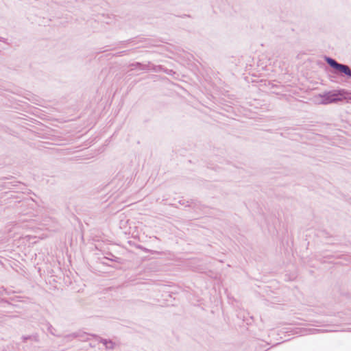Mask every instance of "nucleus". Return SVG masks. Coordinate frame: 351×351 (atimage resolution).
I'll use <instances>...</instances> for the list:
<instances>
[{
	"mask_svg": "<svg viewBox=\"0 0 351 351\" xmlns=\"http://www.w3.org/2000/svg\"><path fill=\"white\" fill-rule=\"evenodd\" d=\"M47 330L49 331V332H50L52 335H54V336H58V335H56L55 333V332L56 331V328H54L50 324H49V326H48V328H47Z\"/></svg>",
	"mask_w": 351,
	"mask_h": 351,
	"instance_id": "nucleus-10",
	"label": "nucleus"
},
{
	"mask_svg": "<svg viewBox=\"0 0 351 351\" xmlns=\"http://www.w3.org/2000/svg\"><path fill=\"white\" fill-rule=\"evenodd\" d=\"M152 71H154V72H160V71H163L167 74H169L171 73V72H173L172 70H169L167 69H165L163 67V66L162 65H152Z\"/></svg>",
	"mask_w": 351,
	"mask_h": 351,
	"instance_id": "nucleus-6",
	"label": "nucleus"
},
{
	"mask_svg": "<svg viewBox=\"0 0 351 351\" xmlns=\"http://www.w3.org/2000/svg\"><path fill=\"white\" fill-rule=\"evenodd\" d=\"M36 348V346H33L32 344H27L26 345V350L28 351H34Z\"/></svg>",
	"mask_w": 351,
	"mask_h": 351,
	"instance_id": "nucleus-12",
	"label": "nucleus"
},
{
	"mask_svg": "<svg viewBox=\"0 0 351 351\" xmlns=\"http://www.w3.org/2000/svg\"><path fill=\"white\" fill-rule=\"evenodd\" d=\"M0 41L9 45V43H8V40L5 38L0 36Z\"/></svg>",
	"mask_w": 351,
	"mask_h": 351,
	"instance_id": "nucleus-14",
	"label": "nucleus"
},
{
	"mask_svg": "<svg viewBox=\"0 0 351 351\" xmlns=\"http://www.w3.org/2000/svg\"><path fill=\"white\" fill-rule=\"evenodd\" d=\"M109 255L110 256V257L105 256L104 258L109 260V261H112V262L118 263L119 264H122L123 263V259L121 258L117 257L114 255H113L112 253H110Z\"/></svg>",
	"mask_w": 351,
	"mask_h": 351,
	"instance_id": "nucleus-7",
	"label": "nucleus"
},
{
	"mask_svg": "<svg viewBox=\"0 0 351 351\" xmlns=\"http://www.w3.org/2000/svg\"><path fill=\"white\" fill-rule=\"evenodd\" d=\"M94 338L99 341V342L103 343L106 349L114 350L115 347V343L111 339H104L97 335H91Z\"/></svg>",
	"mask_w": 351,
	"mask_h": 351,
	"instance_id": "nucleus-4",
	"label": "nucleus"
},
{
	"mask_svg": "<svg viewBox=\"0 0 351 351\" xmlns=\"http://www.w3.org/2000/svg\"><path fill=\"white\" fill-rule=\"evenodd\" d=\"M335 75H335V74H334V73H332V74H330V75H329V76H330V80H331L332 82H335V78L336 77V76H335Z\"/></svg>",
	"mask_w": 351,
	"mask_h": 351,
	"instance_id": "nucleus-13",
	"label": "nucleus"
},
{
	"mask_svg": "<svg viewBox=\"0 0 351 351\" xmlns=\"http://www.w3.org/2000/svg\"><path fill=\"white\" fill-rule=\"evenodd\" d=\"M319 97L321 99L319 104L324 105L337 104L343 101L351 104V91L343 88L325 91L319 94Z\"/></svg>",
	"mask_w": 351,
	"mask_h": 351,
	"instance_id": "nucleus-1",
	"label": "nucleus"
},
{
	"mask_svg": "<svg viewBox=\"0 0 351 351\" xmlns=\"http://www.w3.org/2000/svg\"><path fill=\"white\" fill-rule=\"evenodd\" d=\"M269 86H271V88H274V87H276V85H275V84H272V83H270V82H269Z\"/></svg>",
	"mask_w": 351,
	"mask_h": 351,
	"instance_id": "nucleus-15",
	"label": "nucleus"
},
{
	"mask_svg": "<svg viewBox=\"0 0 351 351\" xmlns=\"http://www.w3.org/2000/svg\"><path fill=\"white\" fill-rule=\"evenodd\" d=\"M319 234H320V236L324 237L325 238H328V237H331L329 234V233L326 230H321L319 232Z\"/></svg>",
	"mask_w": 351,
	"mask_h": 351,
	"instance_id": "nucleus-11",
	"label": "nucleus"
},
{
	"mask_svg": "<svg viewBox=\"0 0 351 351\" xmlns=\"http://www.w3.org/2000/svg\"><path fill=\"white\" fill-rule=\"evenodd\" d=\"M324 59L328 65L332 69V73L351 79V69L347 64L338 62L335 59L324 56Z\"/></svg>",
	"mask_w": 351,
	"mask_h": 351,
	"instance_id": "nucleus-2",
	"label": "nucleus"
},
{
	"mask_svg": "<svg viewBox=\"0 0 351 351\" xmlns=\"http://www.w3.org/2000/svg\"><path fill=\"white\" fill-rule=\"evenodd\" d=\"M142 64L143 63H141V62H136L130 64V66L132 68V69H138L141 70Z\"/></svg>",
	"mask_w": 351,
	"mask_h": 351,
	"instance_id": "nucleus-8",
	"label": "nucleus"
},
{
	"mask_svg": "<svg viewBox=\"0 0 351 351\" xmlns=\"http://www.w3.org/2000/svg\"><path fill=\"white\" fill-rule=\"evenodd\" d=\"M139 248H140V249H143V250H144V251H147V249L143 248V247H141V246H139Z\"/></svg>",
	"mask_w": 351,
	"mask_h": 351,
	"instance_id": "nucleus-16",
	"label": "nucleus"
},
{
	"mask_svg": "<svg viewBox=\"0 0 351 351\" xmlns=\"http://www.w3.org/2000/svg\"><path fill=\"white\" fill-rule=\"evenodd\" d=\"M152 65L154 64L150 62H148L147 64H142L141 70H152Z\"/></svg>",
	"mask_w": 351,
	"mask_h": 351,
	"instance_id": "nucleus-9",
	"label": "nucleus"
},
{
	"mask_svg": "<svg viewBox=\"0 0 351 351\" xmlns=\"http://www.w3.org/2000/svg\"><path fill=\"white\" fill-rule=\"evenodd\" d=\"M23 343H27L28 341H34L36 343L40 342L39 335L36 332L28 335H23L21 337Z\"/></svg>",
	"mask_w": 351,
	"mask_h": 351,
	"instance_id": "nucleus-5",
	"label": "nucleus"
},
{
	"mask_svg": "<svg viewBox=\"0 0 351 351\" xmlns=\"http://www.w3.org/2000/svg\"><path fill=\"white\" fill-rule=\"evenodd\" d=\"M12 176L0 178V186L5 189H11L16 186L19 184H21L20 182L16 181L15 180L7 182V180H12Z\"/></svg>",
	"mask_w": 351,
	"mask_h": 351,
	"instance_id": "nucleus-3",
	"label": "nucleus"
}]
</instances>
